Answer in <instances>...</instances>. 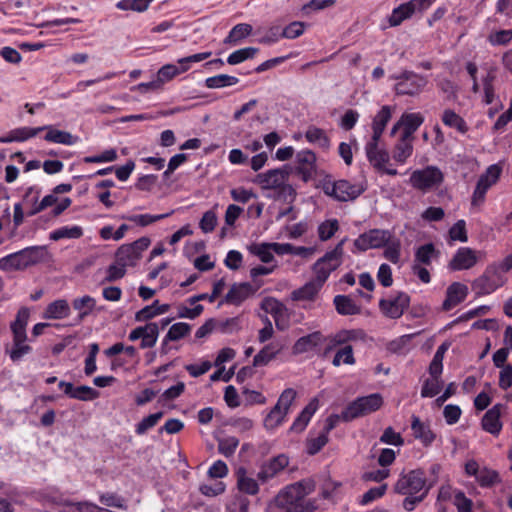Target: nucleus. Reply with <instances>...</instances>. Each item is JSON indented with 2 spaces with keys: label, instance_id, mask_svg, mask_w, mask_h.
<instances>
[{
  "label": "nucleus",
  "instance_id": "50",
  "mask_svg": "<svg viewBox=\"0 0 512 512\" xmlns=\"http://www.w3.org/2000/svg\"><path fill=\"white\" fill-rule=\"evenodd\" d=\"M449 348V343H443L441 344L436 353L434 354V357L430 363V366H429V373L431 376H440L441 373H442V369H443V358H444V354L446 353V351L448 350Z\"/></svg>",
  "mask_w": 512,
  "mask_h": 512
},
{
  "label": "nucleus",
  "instance_id": "49",
  "mask_svg": "<svg viewBox=\"0 0 512 512\" xmlns=\"http://www.w3.org/2000/svg\"><path fill=\"white\" fill-rule=\"evenodd\" d=\"M384 257L390 262L397 264L400 261L401 242L398 238L391 236L390 240L384 245Z\"/></svg>",
  "mask_w": 512,
  "mask_h": 512
},
{
  "label": "nucleus",
  "instance_id": "58",
  "mask_svg": "<svg viewBox=\"0 0 512 512\" xmlns=\"http://www.w3.org/2000/svg\"><path fill=\"white\" fill-rule=\"evenodd\" d=\"M218 224V217L214 210L206 211L199 221V227L203 233H211Z\"/></svg>",
  "mask_w": 512,
  "mask_h": 512
},
{
  "label": "nucleus",
  "instance_id": "34",
  "mask_svg": "<svg viewBox=\"0 0 512 512\" xmlns=\"http://www.w3.org/2000/svg\"><path fill=\"white\" fill-rule=\"evenodd\" d=\"M282 346L278 343L271 342L265 345L253 359V365L256 367L266 366L270 361L276 358L281 352Z\"/></svg>",
  "mask_w": 512,
  "mask_h": 512
},
{
  "label": "nucleus",
  "instance_id": "54",
  "mask_svg": "<svg viewBox=\"0 0 512 512\" xmlns=\"http://www.w3.org/2000/svg\"><path fill=\"white\" fill-rule=\"evenodd\" d=\"M29 319V311L27 308H21L17 315L15 321L11 324V330L13 335H27L26 334V326Z\"/></svg>",
  "mask_w": 512,
  "mask_h": 512
},
{
  "label": "nucleus",
  "instance_id": "57",
  "mask_svg": "<svg viewBox=\"0 0 512 512\" xmlns=\"http://www.w3.org/2000/svg\"><path fill=\"white\" fill-rule=\"evenodd\" d=\"M162 417H163V412H157L154 414H150L149 416L143 418L136 425L135 432L138 435H144L149 429L153 428Z\"/></svg>",
  "mask_w": 512,
  "mask_h": 512
},
{
  "label": "nucleus",
  "instance_id": "4",
  "mask_svg": "<svg viewBox=\"0 0 512 512\" xmlns=\"http://www.w3.org/2000/svg\"><path fill=\"white\" fill-rule=\"evenodd\" d=\"M295 398L296 391L292 388H287L281 393L277 403L264 419V426L266 429L274 430L284 423Z\"/></svg>",
  "mask_w": 512,
  "mask_h": 512
},
{
  "label": "nucleus",
  "instance_id": "25",
  "mask_svg": "<svg viewBox=\"0 0 512 512\" xmlns=\"http://www.w3.org/2000/svg\"><path fill=\"white\" fill-rule=\"evenodd\" d=\"M502 406L500 404L494 405L489 409L482 418V428L492 434L498 435L502 429L500 421Z\"/></svg>",
  "mask_w": 512,
  "mask_h": 512
},
{
  "label": "nucleus",
  "instance_id": "26",
  "mask_svg": "<svg viewBox=\"0 0 512 512\" xmlns=\"http://www.w3.org/2000/svg\"><path fill=\"white\" fill-rule=\"evenodd\" d=\"M393 113V108L388 105L382 106L372 120V136L371 139H381V136L390 121Z\"/></svg>",
  "mask_w": 512,
  "mask_h": 512
},
{
  "label": "nucleus",
  "instance_id": "36",
  "mask_svg": "<svg viewBox=\"0 0 512 512\" xmlns=\"http://www.w3.org/2000/svg\"><path fill=\"white\" fill-rule=\"evenodd\" d=\"M170 309L169 304H159L158 300H155L151 305L145 306L135 314V320L138 322L148 321L156 316L166 313Z\"/></svg>",
  "mask_w": 512,
  "mask_h": 512
},
{
  "label": "nucleus",
  "instance_id": "28",
  "mask_svg": "<svg viewBox=\"0 0 512 512\" xmlns=\"http://www.w3.org/2000/svg\"><path fill=\"white\" fill-rule=\"evenodd\" d=\"M27 335H13V343L10 348H6V353L13 362L20 361L24 356L28 355L32 348L26 344Z\"/></svg>",
  "mask_w": 512,
  "mask_h": 512
},
{
  "label": "nucleus",
  "instance_id": "27",
  "mask_svg": "<svg viewBox=\"0 0 512 512\" xmlns=\"http://www.w3.org/2000/svg\"><path fill=\"white\" fill-rule=\"evenodd\" d=\"M319 408V400L318 398H313L308 405L302 410L299 416L294 420L290 430L296 433H300L304 431L306 426L311 420L313 414Z\"/></svg>",
  "mask_w": 512,
  "mask_h": 512
},
{
  "label": "nucleus",
  "instance_id": "41",
  "mask_svg": "<svg viewBox=\"0 0 512 512\" xmlns=\"http://www.w3.org/2000/svg\"><path fill=\"white\" fill-rule=\"evenodd\" d=\"M141 256L134 250V248L130 247V245H122L116 253V259L123 264L126 268L130 266H135Z\"/></svg>",
  "mask_w": 512,
  "mask_h": 512
},
{
  "label": "nucleus",
  "instance_id": "14",
  "mask_svg": "<svg viewBox=\"0 0 512 512\" xmlns=\"http://www.w3.org/2000/svg\"><path fill=\"white\" fill-rule=\"evenodd\" d=\"M392 235L389 230L372 229L356 238L354 246L360 251L384 247Z\"/></svg>",
  "mask_w": 512,
  "mask_h": 512
},
{
  "label": "nucleus",
  "instance_id": "43",
  "mask_svg": "<svg viewBox=\"0 0 512 512\" xmlns=\"http://www.w3.org/2000/svg\"><path fill=\"white\" fill-rule=\"evenodd\" d=\"M251 254L257 256L263 263H271L274 260L272 243H253L248 247Z\"/></svg>",
  "mask_w": 512,
  "mask_h": 512
},
{
  "label": "nucleus",
  "instance_id": "9",
  "mask_svg": "<svg viewBox=\"0 0 512 512\" xmlns=\"http://www.w3.org/2000/svg\"><path fill=\"white\" fill-rule=\"evenodd\" d=\"M426 482L424 471L415 469L401 474L394 486V490L401 495H416L421 491L424 492L427 488L428 490L430 489Z\"/></svg>",
  "mask_w": 512,
  "mask_h": 512
},
{
  "label": "nucleus",
  "instance_id": "38",
  "mask_svg": "<svg viewBox=\"0 0 512 512\" xmlns=\"http://www.w3.org/2000/svg\"><path fill=\"white\" fill-rule=\"evenodd\" d=\"M305 138L309 143L316 144L324 150H328L330 147L328 136L324 130L318 127L310 126L305 132Z\"/></svg>",
  "mask_w": 512,
  "mask_h": 512
},
{
  "label": "nucleus",
  "instance_id": "30",
  "mask_svg": "<svg viewBox=\"0 0 512 512\" xmlns=\"http://www.w3.org/2000/svg\"><path fill=\"white\" fill-rule=\"evenodd\" d=\"M237 487L240 492L248 495H256L259 492V485L256 479L247 470L240 467L236 471Z\"/></svg>",
  "mask_w": 512,
  "mask_h": 512
},
{
  "label": "nucleus",
  "instance_id": "15",
  "mask_svg": "<svg viewBox=\"0 0 512 512\" xmlns=\"http://www.w3.org/2000/svg\"><path fill=\"white\" fill-rule=\"evenodd\" d=\"M409 303L410 297L406 293L399 292L395 296L380 300L379 307L386 317L397 319L403 315Z\"/></svg>",
  "mask_w": 512,
  "mask_h": 512
},
{
  "label": "nucleus",
  "instance_id": "19",
  "mask_svg": "<svg viewBox=\"0 0 512 512\" xmlns=\"http://www.w3.org/2000/svg\"><path fill=\"white\" fill-rule=\"evenodd\" d=\"M296 169L304 181H308L316 172V155L311 150H301L296 155Z\"/></svg>",
  "mask_w": 512,
  "mask_h": 512
},
{
  "label": "nucleus",
  "instance_id": "13",
  "mask_svg": "<svg viewBox=\"0 0 512 512\" xmlns=\"http://www.w3.org/2000/svg\"><path fill=\"white\" fill-rule=\"evenodd\" d=\"M435 0H410L394 8L388 18L391 27L399 26L403 21L411 18L417 11L426 10Z\"/></svg>",
  "mask_w": 512,
  "mask_h": 512
},
{
  "label": "nucleus",
  "instance_id": "63",
  "mask_svg": "<svg viewBox=\"0 0 512 512\" xmlns=\"http://www.w3.org/2000/svg\"><path fill=\"white\" fill-rule=\"evenodd\" d=\"M437 87L444 94L448 100H455L457 98L458 86L449 79H439Z\"/></svg>",
  "mask_w": 512,
  "mask_h": 512
},
{
  "label": "nucleus",
  "instance_id": "24",
  "mask_svg": "<svg viewBox=\"0 0 512 512\" xmlns=\"http://www.w3.org/2000/svg\"><path fill=\"white\" fill-rule=\"evenodd\" d=\"M413 140L400 136L392 149V159L399 165H404L413 153Z\"/></svg>",
  "mask_w": 512,
  "mask_h": 512
},
{
  "label": "nucleus",
  "instance_id": "40",
  "mask_svg": "<svg viewBox=\"0 0 512 512\" xmlns=\"http://www.w3.org/2000/svg\"><path fill=\"white\" fill-rule=\"evenodd\" d=\"M252 26L247 23H240L235 25L228 36L225 38V44H238L241 40L248 37L252 33Z\"/></svg>",
  "mask_w": 512,
  "mask_h": 512
},
{
  "label": "nucleus",
  "instance_id": "51",
  "mask_svg": "<svg viewBox=\"0 0 512 512\" xmlns=\"http://www.w3.org/2000/svg\"><path fill=\"white\" fill-rule=\"evenodd\" d=\"M99 501L107 507L117 508L123 511H126L128 508L125 499L113 492L100 494Z\"/></svg>",
  "mask_w": 512,
  "mask_h": 512
},
{
  "label": "nucleus",
  "instance_id": "60",
  "mask_svg": "<svg viewBox=\"0 0 512 512\" xmlns=\"http://www.w3.org/2000/svg\"><path fill=\"white\" fill-rule=\"evenodd\" d=\"M275 321L278 330L284 331L289 327L290 312L289 309L283 304L276 312L271 314Z\"/></svg>",
  "mask_w": 512,
  "mask_h": 512
},
{
  "label": "nucleus",
  "instance_id": "48",
  "mask_svg": "<svg viewBox=\"0 0 512 512\" xmlns=\"http://www.w3.org/2000/svg\"><path fill=\"white\" fill-rule=\"evenodd\" d=\"M249 505L250 501L246 496L236 493L229 498L226 512H248Z\"/></svg>",
  "mask_w": 512,
  "mask_h": 512
},
{
  "label": "nucleus",
  "instance_id": "17",
  "mask_svg": "<svg viewBox=\"0 0 512 512\" xmlns=\"http://www.w3.org/2000/svg\"><path fill=\"white\" fill-rule=\"evenodd\" d=\"M289 465V458L285 454H280L276 457L271 458L261 466L257 478L262 483H266L269 480L276 477Z\"/></svg>",
  "mask_w": 512,
  "mask_h": 512
},
{
  "label": "nucleus",
  "instance_id": "16",
  "mask_svg": "<svg viewBox=\"0 0 512 512\" xmlns=\"http://www.w3.org/2000/svg\"><path fill=\"white\" fill-rule=\"evenodd\" d=\"M158 337L159 325L156 322H150L144 326L136 327L128 335V339L130 341L141 339V349L154 347L157 343Z\"/></svg>",
  "mask_w": 512,
  "mask_h": 512
},
{
  "label": "nucleus",
  "instance_id": "35",
  "mask_svg": "<svg viewBox=\"0 0 512 512\" xmlns=\"http://www.w3.org/2000/svg\"><path fill=\"white\" fill-rule=\"evenodd\" d=\"M411 429L416 439L420 440L423 445L429 446L435 439V434L429 425L420 421L417 416L412 417Z\"/></svg>",
  "mask_w": 512,
  "mask_h": 512
},
{
  "label": "nucleus",
  "instance_id": "7",
  "mask_svg": "<svg viewBox=\"0 0 512 512\" xmlns=\"http://www.w3.org/2000/svg\"><path fill=\"white\" fill-rule=\"evenodd\" d=\"M501 173V166L498 164H492L483 174L480 175L471 196L472 207L479 208L484 204L486 193L498 182Z\"/></svg>",
  "mask_w": 512,
  "mask_h": 512
},
{
  "label": "nucleus",
  "instance_id": "55",
  "mask_svg": "<svg viewBox=\"0 0 512 512\" xmlns=\"http://www.w3.org/2000/svg\"><path fill=\"white\" fill-rule=\"evenodd\" d=\"M338 229L339 223L336 219L326 220L318 226V236L320 240L327 241L334 236Z\"/></svg>",
  "mask_w": 512,
  "mask_h": 512
},
{
  "label": "nucleus",
  "instance_id": "39",
  "mask_svg": "<svg viewBox=\"0 0 512 512\" xmlns=\"http://www.w3.org/2000/svg\"><path fill=\"white\" fill-rule=\"evenodd\" d=\"M333 302L337 312L341 315H355L360 312L359 306L348 296L337 295Z\"/></svg>",
  "mask_w": 512,
  "mask_h": 512
},
{
  "label": "nucleus",
  "instance_id": "33",
  "mask_svg": "<svg viewBox=\"0 0 512 512\" xmlns=\"http://www.w3.org/2000/svg\"><path fill=\"white\" fill-rule=\"evenodd\" d=\"M43 128L40 127H20L11 130L5 137H0V143L23 142L30 138L35 137L38 133L42 132Z\"/></svg>",
  "mask_w": 512,
  "mask_h": 512
},
{
  "label": "nucleus",
  "instance_id": "23",
  "mask_svg": "<svg viewBox=\"0 0 512 512\" xmlns=\"http://www.w3.org/2000/svg\"><path fill=\"white\" fill-rule=\"evenodd\" d=\"M41 128H43V131H46L44 139L47 142L71 146L79 141L78 136H75L68 131L56 129L52 125H45Z\"/></svg>",
  "mask_w": 512,
  "mask_h": 512
},
{
  "label": "nucleus",
  "instance_id": "53",
  "mask_svg": "<svg viewBox=\"0 0 512 512\" xmlns=\"http://www.w3.org/2000/svg\"><path fill=\"white\" fill-rule=\"evenodd\" d=\"M154 0H121L116 4L119 10L144 12Z\"/></svg>",
  "mask_w": 512,
  "mask_h": 512
},
{
  "label": "nucleus",
  "instance_id": "56",
  "mask_svg": "<svg viewBox=\"0 0 512 512\" xmlns=\"http://www.w3.org/2000/svg\"><path fill=\"white\" fill-rule=\"evenodd\" d=\"M334 366H340L341 364L353 365L355 363V358L353 355L352 346L347 345L341 349H339L332 361Z\"/></svg>",
  "mask_w": 512,
  "mask_h": 512
},
{
  "label": "nucleus",
  "instance_id": "8",
  "mask_svg": "<svg viewBox=\"0 0 512 512\" xmlns=\"http://www.w3.org/2000/svg\"><path fill=\"white\" fill-rule=\"evenodd\" d=\"M383 404L380 394L375 393L365 397H359L342 412L343 421H351L355 418L377 411Z\"/></svg>",
  "mask_w": 512,
  "mask_h": 512
},
{
  "label": "nucleus",
  "instance_id": "11",
  "mask_svg": "<svg viewBox=\"0 0 512 512\" xmlns=\"http://www.w3.org/2000/svg\"><path fill=\"white\" fill-rule=\"evenodd\" d=\"M394 79L397 81L395 84L397 95H418L428 83L425 76L411 71H405L399 76H394Z\"/></svg>",
  "mask_w": 512,
  "mask_h": 512
},
{
  "label": "nucleus",
  "instance_id": "32",
  "mask_svg": "<svg viewBox=\"0 0 512 512\" xmlns=\"http://www.w3.org/2000/svg\"><path fill=\"white\" fill-rule=\"evenodd\" d=\"M403 124L402 136L414 139L413 134L423 124L424 117L419 112L403 113L400 117Z\"/></svg>",
  "mask_w": 512,
  "mask_h": 512
},
{
  "label": "nucleus",
  "instance_id": "62",
  "mask_svg": "<svg viewBox=\"0 0 512 512\" xmlns=\"http://www.w3.org/2000/svg\"><path fill=\"white\" fill-rule=\"evenodd\" d=\"M439 377L431 376V379L425 381L421 390L422 397H434L440 392L442 383Z\"/></svg>",
  "mask_w": 512,
  "mask_h": 512
},
{
  "label": "nucleus",
  "instance_id": "5",
  "mask_svg": "<svg viewBox=\"0 0 512 512\" xmlns=\"http://www.w3.org/2000/svg\"><path fill=\"white\" fill-rule=\"evenodd\" d=\"M380 139H371L365 144V153L372 167L380 173L396 176L398 171L390 164L388 151L379 145Z\"/></svg>",
  "mask_w": 512,
  "mask_h": 512
},
{
  "label": "nucleus",
  "instance_id": "52",
  "mask_svg": "<svg viewBox=\"0 0 512 512\" xmlns=\"http://www.w3.org/2000/svg\"><path fill=\"white\" fill-rule=\"evenodd\" d=\"M257 52L258 49L255 47L242 48L231 53L227 58V62L230 65H237L244 62L247 59L253 58Z\"/></svg>",
  "mask_w": 512,
  "mask_h": 512
},
{
  "label": "nucleus",
  "instance_id": "22",
  "mask_svg": "<svg viewBox=\"0 0 512 512\" xmlns=\"http://www.w3.org/2000/svg\"><path fill=\"white\" fill-rule=\"evenodd\" d=\"M468 294V287L460 282L452 283L446 291V299L442 308L445 311L451 310L453 307L465 300Z\"/></svg>",
  "mask_w": 512,
  "mask_h": 512
},
{
  "label": "nucleus",
  "instance_id": "2",
  "mask_svg": "<svg viewBox=\"0 0 512 512\" xmlns=\"http://www.w3.org/2000/svg\"><path fill=\"white\" fill-rule=\"evenodd\" d=\"M45 248L31 246L0 258V270L4 272L25 270L44 260Z\"/></svg>",
  "mask_w": 512,
  "mask_h": 512
},
{
  "label": "nucleus",
  "instance_id": "31",
  "mask_svg": "<svg viewBox=\"0 0 512 512\" xmlns=\"http://www.w3.org/2000/svg\"><path fill=\"white\" fill-rule=\"evenodd\" d=\"M70 306L67 300L58 299L51 302L43 313L44 319L60 320L70 315Z\"/></svg>",
  "mask_w": 512,
  "mask_h": 512
},
{
  "label": "nucleus",
  "instance_id": "61",
  "mask_svg": "<svg viewBox=\"0 0 512 512\" xmlns=\"http://www.w3.org/2000/svg\"><path fill=\"white\" fill-rule=\"evenodd\" d=\"M126 273V267L121 264L117 259L111 264L106 270V276L104 282H114L124 277Z\"/></svg>",
  "mask_w": 512,
  "mask_h": 512
},
{
  "label": "nucleus",
  "instance_id": "46",
  "mask_svg": "<svg viewBox=\"0 0 512 512\" xmlns=\"http://www.w3.org/2000/svg\"><path fill=\"white\" fill-rule=\"evenodd\" d=\"M239 79L235 76L227 74H219L216 76L208 77L205 80V86L209 89H218L236 85Z\"/></svg>",
  "mask_w": 512,
  "mask_h": 512
},
{
  "label": "nucleus",
  "instance_id": "37",
  "mask_svg": "<svg viewBox=\"0 0 512 512\" xmlns=\"http://www.w3.org/2000/svg\"><path fill=\"white\" fill-rule=\"evenodd\" d=\"M441 120L445 126L454 128L462 134L468 131L465 120L452 109H445L442 113Z\"/></svg>",
  "mask_w": 512,
  "mask_h": 512
},
{
  "label": "nucleus",
  "instance_id": "3",
  "mask_svg": "<svg viewBox=\"0 0 512 512\" xmlns=\"http://www.w3.org/2000/svg\"><path fill=\"white\" fill-rule=\"evenodd\" d=\"M322 188L326 195L340 202L355 200L365 191L363 184L351 183L344 179L337 181L326 180Z\"/></svg>",
  "mask_w": 512,
  "mask_h": 512
},
{
  "label": "nucleus",
  "instance_id": "10",
  "mask_svg": "<svg viewBox=\"0 0 512 512\" xmlns=\"http://www.w3.org/2000/svg\"><path fill=\"white\" fill-rule=\"evenodd\" d=\"M444 180L442 171L436 166H427L424 169H418L411 173L410 185L421 191H429L441 185Z\"/></svg>",
  "mask_w": 512,
  "mask_h": 512
},
{
  "label": "nucleus",
  "instance_id": "20",
  "mask_svg": "<svg viewBox=\"0 0 512 512\" xmlns=\"http://www.w3.org/2000/svg\"><path fill=\"white\" fill-rule=\"evenodd\" d=\"M258 287H253L250 283H234L225 296L228 304L240 305L242 302L252 297Z\"/></svg>",
  "mask_w": 512,
  "mask_h": 512
},
{
  "label": "nucleus",
  "instance_id": "21",
  "mask_svg": "<svg viewBox=\"0 0 512 512\" xmlns=\"http://www.w3.org/2000/svg\"><path fill=\"white\" fill-rule=\"evenodd\" d=\"M325 337L319 331L300 337L293 345L292 352L295 355L311 352L322 345Z\"/></svg>",
  "mask_w": 512,
  "mask_h": 512
},
{
  "label": "nucleus",
  "instance_id": "1",
  "mask_svg": "<svg viewBox=\"0 0 512 512\" xmlns=\"http://www.w3.org/2000/svg\"><path fill=\"white\" fill-rule=\"evenodd\" d=\"M316 489L311 478L302 479L279 491L266 512H315L320 509L318 498H307Z\"/></svg>",
  "mask_w": 512,
  "mask_h": 512
},
{
  "label": "nucleus",
  "instance_id": "12",
  "mask_svg": "<svg viewBox=\"0 0 512 512\" xmlns=\"http://www.w3.org/2000/svg\"><path fill=\"white\" fill-rule=\"evenodd\" d=\"M485 256L484 251L474 250L470 247H460L450 260L448 267L452 271L468 270L482 261Z\"/></svg>",
  "mask_w": 512,
  "mask_h": 512
},
{
  "label": "nucleus",
  "instance_id": "59",
  "mask_svg": "<svg viewBox=\"0 0 512 512\" xmlns=\"http://www.w3.org/2000/svg\"><path fill=\"white\" fill-rule=\"evenodd\" d=\"M435 255L434 245L431 243L420 246L415 253V260L418 263L429 265Z\"/></svg>",
  "mask_w": 512,
  "mask_h": 512
},
{
  "label": "nucleus",
  "instance_id": "45",
  "mask_svg": "<svg viewBox=\"0 0 512 512\" xmlns=\"http://www.w3.org/2000/svg\"><path fill=\"white\" fill-rule=\"evenodd\" d=\"M83 235V229L80 226H63L50 233V239H78Z\"/></svg>",
  "mask_w": 512,
  "mask_h": 512
},
{
  "label": "nucleus",
  "instance_id": "42",
  "mask_svg": "<svg viewBox=\"0 0 512 512\" xmlns=\"http://www.w3.org/2000/svg\"><path fill=\"white\" fill-rule=\"evenodd\" d=\"M191 332V325L185 322H178L173 324L166 336L163 339V345H166L170 341H178L187 335H189Z\"/></svg>",
  "mask_w": 512,
  "mask_h": 512
},
{
  "label": "nucleus",
  "instance_id": "6",
  "mask_svg": "<svg viewBox=\"0 0 512 512\" xmlns=\"http://www.w3.org/2000/svg\"><path fill=\"white\" fill-rule=\"evenodd\" d=\"M343 241L336 247L327 252L322 258L318 259L313 267L314 279L324 285L332 271L336 270L342 263Z\"/></svg>",
  "mask_w": 512,
  "mask_h": 512
},
{
  "label": "nucleus",
  "instance_id": "29",
  "mask_svg": "<svg viewBox=\"0 0 512 512\" xmlns=\"http://www.w3.org/2000/svg\"><path fill=\"white\" fill-rule=\"evenodd\" d=\"M322 287L323 284L313 278L302 287L294 290L291 293V299L294 301H312L315 299Z\"/></svg>",
  "mask_w": 512,
  "mask_h": 512
},
{
  "label": "nucleus",
  "instance_id": "47",
  "mask_svg": "<svg viewBox=\"0 0 512 512\" xmlns=\"http://www.w3.org/2000/svg\"><path fill=\"white\" fill-rule=\"evenodd\" d=\"M366 333L362 329L341 330L334 336L335 344H345L350 341L364 340Z\"/></svg>",
  "mask_w": 512,
  "mask_h": 512
},
{
  "label": "nucleus",
  "instance_id": "44",
  "mask_svg": "<svg viewBox=\"0 0 512 512\" xmlns=\"http://www.w3.org/2000/svg\"><path fill=\"white\" fill-rule=\"evenodd\" d=\"M72 305L73 308L79 312V320H83L94 310L96 306V300L89 295H85L83 297L74 299Z\"/></svg>",
  "mask_w": 512,
  "mask_h": 512
},
{
  "label": "nucleus",
  "instance_id": "64",
  "mask_svg": "<svg viewBox=\"0 0 512 512\" xmlns=\"http://www.w3.org/2000/svg\"><path fill=\"white\" fill-rule=\"evenodd\" d=\"M239 445V440L234 436L225 437L219 440V452L225 457H229L234 454L236 448Z\"/></svg>",
  "mask_w": 512,
  "mask_h": 512
},
{
  "label": "nucleus",
  "instance_id": "18",
  "mask_svg": "<svg viewBox=\"0 0 512 512\" xmlns=\"http://www.w3.org/2000/svg\"><path fill=\"white\" fill-rule=\"evenodd\" d=\"M288 178V170L284 168H278L258 174L255 178V183L260 185L263 189L277 190L283 186L284 182L288 181Z\"/></svg>",
  "mask_w": 512,
  "mask_h": 512
}]
</instances>
